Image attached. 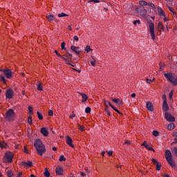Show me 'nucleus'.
<instances>
[{
	"mask_svg": "<svg viewBox=\"0 0 177 177\" xmlns=\"http://www.w3.org/2000/svg\"><path fill=\"white\" fill-rule=\"evenodd\" d=\"M35 147H36V150L39 156H44V153L46 151V149H45V145L39 139L35 140Z\"/></svg>",
	"mask_w": 177,
	"mask_h": 177,
	"instance_id": "nucleus-1",
	"label": "nucleus"
},
{
	"mask_svg": "<svg viewBox=\"0 0 177 177\" xmlns=\"http://www.w3.org/2000/svg\"><path fill=\"white\" fill-rule=\"evenodd\" d=\"M164 76L168 81H169L172 85L176 86L177 85V76L172 73H165Z\"/></svg>",
	"mask_w": 177,
	"mask_h": 177,
	"instance_id": "nucleus-2",
	"label": "nucleus"
},
{
	"mask_svg": "<svg viewBox=\"0 0 177 177\" xmlns=\"http://www.w3.org/2000/svg\"><path fill=\"white\" fill-rule=\"evenodd\" d=\"M15 118H16V113H15V111H13L12 109H8L6 113V121L12 122V121H15Z\"/></svg>",
	"mask_w": 177,
	"mask_h": 177,
	"instance_id": "nucleus-3",
	"label": "nucleus"
},
{
	"mask_svg": "<svg viewBox=\"0 0 177 177\" xmlns=\"http://www.w3.org/2000/svg\"><path fill=\"white\" fill-rule=\"evenodd\" d=\"M13 153L6 151L3 157V162H12V161H13Z\"/></svg>",
	"mask_w": 177,
	"mask_h": 177,
	"instance_id": "nucleus-4",
	"label": "nucleus"
},
{
	"mask_svg": "<svg viewBox=\"0 0 177 177\" xmlns=\"http://www.w3.org/2000/svg\"><path fill=\"white\" fill-rule=\"evenodd\" d=\"M1 73H3L5 77L8 80H10L13 75V72L9 68L0 69Z\"/></svg>",
	"mask_w": 177,
	"mask_h": 177,
	"instance_id": "nucleus-5",
	"label": "nucleus"
},
{
	"mask_svg": "<svg viewBox=\"0 0 177 177\" xmlns=\"http://www.w3.org/2000/svg\"><path fill=\"white\" fill-rule=\"evenodd\" d=\"M15 96V92L12 88H9L6 91V99H13Z\"/></svg>",
	"mask_w": 177,
	"mask_h": 177,
	"instance_id": "nucleus-6",
	"label": "nucleus"
},
{
	"mask_svg": "<svg viewBox=\"0 0 177 177\" xmlns=\"http://www.w3.org/2000/svg\"><path fill=\"white\" fill-rule=\"evenodd\" d=\"M149 32L151 34V37L153 41H154V39H156V35H154V24L153 22H150L149 24Z\"/></svg>",
	"mask_w": 177,
	"mask_h": 177,
	"instance_id": "nucleus-7",
	"label": "nucleus"
},
{
	"mask_svg": "<svg viewBox=\"0 0 177 177\" xmlns=\"http://www.w3.org/2000/svg\"><path fill=\"white\" fill-rule=\"evenodd\" d=\"M165 118L167 121H169V122H174V121H175V118L172 116V115L168 113V112H165Z\"/></svg>",
	"mask_w": 177,
	"mask_h": 177,
	"instance_id": "nucleus-8",
	"label": "nucleus"
},
{
	"mask_svg": "<svg viewBox=\"0 0 177 177\" xmlns=\"http://www.w3.org/2000/svg\"><path fill=\"white\" fill-rule=\"evenodd\" d=\"M21 167H24V168H30L32 167V162L28 161V162H21Z\"/></svg>",
	"mask_w": 177,
	"mask_h": 177,
	"instance_id": "nucleus-9",
	"label": "nucleus"
},
{
	"mask_svg": "<svg viewBox=\"0 0 177 177\" xmlns=\"http://www.w3.org/2000/svg\"><path fill=\"white\" fill-rule=\"evenodd\" d=\"M63 172H64V170L63 169V167L60 166H57L55 169V173L57 175L62 176L63 175Z\"/></svg>",
	"mask_w": 177,
	"mask_h": 177,
	"instance_id": "nucleus-10",
	"label": "nucleus"
},
{
	"mask_svg": "<svg viewBox=\"0 0 177 177\" xmlns=\"http://www.w3.org/2000/svg\"><path fill=\"white\" fill-rule=\"evenodd\" d=\"M40 132L44 136H49V131L46 127L41 128Z\"/></svg>",
	"mask_w": 177,
	"mask_h": 177,
	"instance_id": "nucleus-11",
	"label": "nucleus"
},
{
	"mask_svg": "<svg viewBox=\"0 0 177 177\" xmlns=\"http://www.w3.org/2000/svg\"><path fill=\"white\" fill-rule=\"evenodd\" d=\"M167 161L170 167H171V168H175V167H176V164H175V160H174L172 158L171 159H167Z\"/></svg>",
	"mask_w": 177,
	"mask_h": 177,
	"instance_id": "nucleus-12",
	"label": "nucleus"
},
{
	"mask_svg": "<svg viewBox=\"0 0 177 177\" xmlns=\"http://www.w3.org/2000/svg\"><path fill=\"white\" fill-rule=\"evenodd\" d=\"M165 157L167 160L172 158V153H171V151L168 149L165 151Z\"/></svg>",
	"mask_w": 177,
	"mask_h": 177,
	"instance_id": "nucleus-13",
	"label": "nucleus"
},
{
	"mask_svg": "<svg viewBox=\"0 0 177 177\" xmlns=\"http://www.w3.org/2000/svg\"><path fill=\"white\" fill-rule=\"evenodd\" d=\"M66 143L68 145V146H71V147L74 148V145H73V139L70 136L66 137Z\"/></svg>",
	"mask_w": 177,
	"mask_h": 177,
	"instance_id": "nucleus-14",
	"label": "nucleus"
},
{
	"mask_svg": "<svg viewBox=\"0 0 177 177\" xmlns=\"http://www.w3.org/2000/svg\"><path fill=\"white\" fill-rule=\"evenodd\" d=\"M71 50H73V52H75V53H76V55H80V53H81V51H80V48L72 46H71Z\"/></svg>",
	"mask_w": 177,
	"mask_h": 177,
	"instance_id": "nucleus-15",
	"label": "nucleus"
},
{
	"mask_svg": "<svg viewBox=\"0 0 177 177\" xmlns=\"http://www.w3.org/2000/svg\"><path fill=\"white\" fill-rule=\"evenodd\" d=\"M111 99L112 102H113V103H115V104H117L118 106H121V104H122V101H121L118 98H111Z\"/></svg>",
	"mask_w": 177,
	"mask_h": 177,
	"instance_id": "nucleus-16",
	"label": "nucleus"
},
{
	"mask_svg": "<svg viewBox=\"0 0 177 177\" xmlns=\"http://www.w3.org/2000/svg\"><path fill=\"white\" fill-rule=\"evenodd\" d=\"M141 146H145V147L146 149H147L148 150H151V151H156V150H154V149H153V147H149V145L147 144V142H146V141H145Z\"/></svg>",
	"mask_w": 177,
	"mask_h": 177,
	"instance_id": "nucleus-17",
	"label": "nucleus"
},
{
	"mask_svg": "<svg viewBox=\"0 0 177 177\" xmlns=\"http://www.w3.org/2000/svg\"><path fill=\"white\" fill-rule=\"evenodd\" d=\"M108 104L110 106V107H111V109H113V110H114V111H116V113H118V114H120V115H122V113L121 112H120V111L118 109H117V108L113 106V104H111V103H110V102H108Z\"/></svg>",
	"mask_w": 177,
	"mask_h": 177,
	"instance_id": "nucleus-18",
	"label": "nucleus"
},
{
	"mask_svg": "<svg viewBox=\"0 0 177 177\" xmlns=\"http://www.w3.org/2000/svg\"><path fill=\"white\" fill-rule=\"evenodd\" d=\"M158 28L159 31H161V30H162V31H164V30H165V26H164V25H162V22L159 21L158 24Z\"/></svg>",
	"mask_w": 177,
	"mask_h": 177,
	"instance_id": "nucleus-19",
	"label": "nucleus"
},
{
	"mask_svg": "<svg viewBox=\"0 0 177 177\" xmlns=\"http://www.w3.org/2000/svg\"><path fill=\"white\" fill-rule=\"evenodd\" d=\"M162 110H164V111H168V110H169L168 104L167 103V102H165H165H163Z\"/></svg>",
	"mask_w": 177,
	"mask_h": 177,
	"instance_id": "nucleus-20",
	"label": "nucleus"
},
{
	"mask_svg": "<svg viewBox=\"0 0 177 177\" xmlns=\"http://www.w3.org/2000/svg\"><path fill=\"white\" fill-rule=\"evenodd\" d=\"M147 108L149 111H153L154 110V108L153 107V104L151 102L147 103Z\"/></svg>",
	"mask_w": 177,
	"mask_h": 177,
	"instance_id": "nucleus-21",
	"label": "nucleus"
},
{
	"mask_svg": "<svg viewBox=\"0 0 177 177\" xmlns=\"http://www.w3.org/2000/svg\"><path fill=\"white\" fill-rule=\"evenodd\" d=\"M46 19L48 21H53L55 20V17L50 14L46 15Z\"/></svg>",
	"mask_w": 177,
	"mask_h": 177,
	"instance_id": "nucleus-22",
	"label": "nucleus"
},
{
	"mask_svg": "<svg viewBox=\"0 0 177 177\" xmlns=\"http://www.w3.org/2000/svg\"><path fill=\"white\" fill-rule=\"evenodd\" d=\"M36 85L37 86V91H44V88L42 86V83L41 82H38Z\"/></svg>",
	"mask_w": 177,
	"mask_h": 177,
	"instance_id": "nucleus-23",
	"label": "nucleus"
},
{
	"mask_svg": "<svg viewBox=\"0 0 177 177\" xmlns=\"http://www.w3.org/2000/svg\"><path fill=\"white\" fill-rule=\"evenodd\" d=\"M167 129L169 131H172L173 129H175V124L171 123L167 126Z\"/></svg>",
	"mask_w": 177,
	"mask_h": 177,
	"instance_id": "nucleus-24",
	"label": "nucleus"
},
{
	"mask_svg": "<svg viewBox=\"0 0 177 177\" xmlns=\"http://www.w3.org/2000/svg\"><path fill=\"white\" fill-rule=\"evenodd\" d=\"M81 95L82 97V102H86V100H88V95H86L85 93H82Z\"/></svg>",
	"mask_w": 177,
	"mask_h": 177,
	"instance_id": "nucleus-25",
	"label": "nucleus"
},
{
	"mask_svg": "<svg viewBox=\"0 0 177 177\" xmlns=\"http://www.w3.org/2000/svg\"><path fill=\"white\" fill-rule=\"evenodd\" d=\"M158 10L160 16H165V12L162 10V8H158Z\"/></svg>",
	"mask_w": 177,
	"mask_h": 177,
	"instance_id": "nucleus-26",
	"label": "nucleus"
},
{
	"mask_svg": "<svg viewBox=\"0 0 177 177\" xmlns=\"http://www.w3.org/2000/svg\"><path fill=\"white\" fill-rule=\"evenodd\" d=\"M44 176L46 177L50 176V173L49 172V171H48V168L45 169Z\"/></svg>",
	"mask_w": 177,
	"mask_h": 177,
	"instance_id": "nucleus-27",
	"label": "nucleus"
},
{
	"mask_svg": "<svg viewBox=\"0 0 177 177\" xmlns=\"http://www.w3.org/2000/svg\"><path fill=\"white\" fill-rule=\"evenodd\" d=\"M28 124L29 125H32V117L31 116L28 117Z\"/></svg>",
	"mask_w": 177,
	"mask_h": 177,
	"instance_id": "nucleus-28",
	"label": "nucleus"
},
{
	"mask_svg": "<svg viewBox=\"0 0 177 177\" xmlns=\"http://www.w3.org/2000/svg\"><path fill=\"white\" fill-rule=\"evenodd\" d=\"M28 111H29V113H30V115H32V114H34V109H32V106H28Z\"/></svg>",
	"mask_w": 177,
	"mask_h": 177,
	"instance_id": "nucleus-29",
	"label": "nucleus"
},
{
	"mask_svg": "<svg viewBox=\"0 0 177 177\" xmlns=\"http://www.w3.org/2000/svg\"><path fill=\"white\" fill-rule=\"evenodd\" d=\"M0 147L1 149H5V147H6V143H5V142L0 141Z\"/></svg>",
	"mask_w": 177,
	"mask_h": 177,
	"instance_id": "nucleus-30",
	"label": "nucleus"
},
{
	"mask_svg": "<svg viewBox=\"0 0 177 177\" xmlns=\"http://www.w3.org/2000/svg\"><path fill=\"white\" fill-rule=\"evenodd\" d=\"M140 5H141L142 6H148L149 3H147V1H140Z\"/></svg>",
	"mask_w": 177,
	"mask_h": 177,
	"instance_id": "nucleus-31",
	"label": "nucleus"
},
{
	"mask_svg": "<svg viewBox=\"0 0 177 177\" xmlns=\"http://www.w3.org/2000/svg\"><path fill=\"white\" fill-rule=\"evenodd\" d=\"M92 59H93V60H91L90 62V63H91V66H96V59H95V58L93 57H92Z\"/></svg>",
	"mask_w": 177,
	"mask_h": 177,
	"instance_id": "nucleus-32",
	"label": "nucleus"
},
{
	"mask_svg": "<svg viewBox=\"0 0 177 177\" xmlns=\"http://www.w3.org/2000/svg\"><path fill=\"white\" fill-rule=\"evenodd\" d=\"M64 56L68 59V60H71V59H73V55L71 54H65Z\"/></svg>",
	"mask_w": 177,
	"mask_h": 177,
	"instance_id": "nucleus-33",
	"label": "nucleus"
},
{
	"mask_svg": "<svg viewBox=\"0 0 177 177\" xmlns=\"http://www.w3.org/2000/svg\"><path fill=\"white\" fill-rule=\"evenodd\" d=\"M0 81H2L3 84H6V79H5V77L2 75H0Z\"/></svg>",
	"mask_w": 177,
	"mask_h": 177,
	"instance_id": "nucleus-34",
	"label": "nucleus"
},
{
	"mask_svg": "<svg viewBox=\"0 0 177 177\" xmlns=\"http://www.w3.org/2000/svg\"><path fill=\"white\" fill-rule=\"evenodd\" d=\"M37 117L39 120H44V116H42V115L40 114L39 111H37Z\"/></svg>",
	"mask_w": 177,
	"mask_h": 177,
	"instance_id": "nucleus-35",
	"label": "nucleus"
},
{
	"mask_svg": "<svg viewBox=\"0 0 177 177\" xmlns=\"http://www.w3.org/2000/svg\"><path fill=\"white\" fill-rule=\"evenodd\" d=\"M7 175H8V176H9V177L13 176V171H12V170L8 171H7Z\"/></svg>",
	"mask_w": 177,
	"mask_h": 177,
	"instance_id": "nucleus-36",
	"label": "nucleus"
},
{
	"mask_svg": "<svg viewBox=\"0 0 177 177\" xmlns=\"http://www.w3.org/2000/svg\"><path fill=\"white\" fill-rule=\"evenodd\" d=\"M61 48L62 50H66V43L65 42H62L61 44Z\"/></svg>",
	"mask_w": 177,
	"mask_h": 177,
	"instance_id": "nucleus-37",
	"label": "nucleus"
},
{
	"mask_svg": "<svg viewBox=\"0 0 177 177\" xmlns=\"http://www.w3.org/2000/svg\"><path fill=\"white\" fill-rule=\"evenodd\" d=\"M77 127H78V129H79L80 131H81L82 132H84V126H81V125H80V124H77Z\"/></svg>",
	"mask_w": 177,
	"mask_h": 177,
	"instance_id": "nucleus-38",
	"label": "nucleus"
},
{
	"mask_svg": "<svg viewBox=\"0 0 177 177\" xmlns=\"http://www.w3.org/2000/svg\"><path fill=\"white\" fill-rule=\"evenodd\" d=\"M66 16H68V15H67L64 12H62L61 14H58V17H66Z\"/></svg>",
	"mask_w": 177,
	"mask_h": 177,
	"instance_id": "nucleus-39",
	"label": "nucleus"
},
{
	"mask_svg": "<svg viewBox=\"0 0 177 177\" xmlns=\"http://www.w3.org/2000/svg\"><path fill=\"white\" fill-rule=\"evenodd\" d=\"M171 151H172L173 154H175V156H176V157H177V148L176 147L173 148Z\"/></svg>",
	"mask_w": 177,
	"mask_h": 177,
	"instance_id": "nucleus-40",
	"label": "nucleus"
},
{
	"mask_svg": "<svg viewBox=\"0 0 177 177\" xmlns=\"http://www.w3.org/2000/svg\"><path fill=\"white\" fill-rule=\"evenodd\" d=\"M59 161H60V162H62V161H66V158H64V156H59Z\"/></svg>",
	"mask_w": 177,
	"mask_h": 177,
	"instance_id": "nucleus-41",
	"label": "nucleus"
},
{
	"mask_svg": "<svg viewBox=\"0 0 177 177\" xmlns=\"http://www.w3.org/2000/svg\"><path fill=\"white\" fill-rule=\"evenodd\" d=\"M85 50L88 53V52H91V50H92V49H91V46H86Z\"/></svg>",
	"mask_w": 177,
	"mask_h": 177,
	"instance_id": "nucleus-42",
	"label": "nucleus"
},
{
	"mask_svg": "<svg viewBox=\"0 0 177 177\" xmlns=\"http://www.w3.org/2000/svg\"><path fill=\"white\" fill-rule=\"evenodd\" d=\"M161 169V164L157 163L156 164V170L160 171Z\"/></svg>",
	"mask_w": 177,
	"mask_h": 177,
	"instance_id": "nucleus-43",
	"label": "nucleus"
},
{
	"mask_svg": "<svg viewBox=\"0 0 177 177\" xmlns=\"http://www.w3.org/2000/svg\"><path fill=\"white\" fill-rule=\"evenodd\" d=\"M85 113H86L87 114H89V113H91V107L86 108Z\"/></svg>",
	"mask_w": 177,
	"mask_h": 177,
	"instance_id": "nucleus-44",
	"label": "nucleus"
},
{
	"mask_svg": "<svg viewBox=\"0 0 177 177\" xmlns=\"http://www.w3.org/2000/svg\"><path fill=\"white\" fill-rule=\"evenodd\" d=\"M146 81L147 82V84H151V82H153L154 81V78L153 79H146Z\"/></svg>",
	"mask_w": 177,
	"mask_h": 177,
	"instance_id": "nucleus-45",
	"label": "nucleus"
},
{
	"mask_svg": "<svg viewBox=\"0 0 177 177\" xmlns=\"http://www.w3.org/2000/svg\"><path fill=\"white\" fill-rule=\"evenodd\" d=\"M61 57V59H63V60H64L65 62H68V60H70L68 59V58H67V57H65L64 55H62V57Z\"/></svg>",
	"mask_w": 177,
	"mask_h": 177,
	"instance_id": "nucleus-46",
	"label": "nucleus"
},
{
	"mask_svg": "<svg viewBox=\"0 0 177 177\" xmlns=\"http://www.w3.org/2000/svg\"><path fill=\"white\" fill-rule=\"evenodd\" d=\"M134 26H136V24H140V20H136L133 22Z\"/></svg>",
	"mask_w": 177,
	"mask_h": 177,
	"instance_id": "nucleus-47",
	"label": "nucleus"
},
{
	"mask_svg": "<svg viewBox=\"0 0 177 177\" xmlns=\"http://www.w3.org/2000/svg\"><path fill=\"white\" fill-rule=\"evenodd\" d=\"M55 55H57V56H58V57H62V55H60L59 52H57V50H55Z\"/></svg>",
	"mask_w": 177,
	"mask_h": 177,
	"instance_id": "nucleus-48",
	"label": "nucleus"
},
{
	"mask_svg": "<svg viewBox=\"0 0 177 177\" xmlns=\"http://www.w3.org/2000/svg\"><path fill=\"white\" fill-rule=\"evenodd\" d=\"M153 136H158V131H153Z\"/></svg>",
	"mask_w": 177,
	"mask_h": 177,
	"instance_id": "nucleus-49",
	"label": "nucleus"
},
{
	"mask_svg": "<svg viewBox=\"0 0 177 177\" xmlns=\"http://www.w3.org/2000/svg\"><path fill=\"white\" fill-rule=\"evenodd\" d=\"M48 115H50V117H52V115H53V111L49 110L48 111Z\"/></svg>",
	"mask_w": 177,
	"mask_h": 177,
	"instance_id": "nucleus-50",
	"label": "nucleus"
},
{
	"mask_svg": "<svg viewBox=\"0 0 177 177\" xmlns=\"http://www.w3.org/2000/svg\"><path fill=\"white\" fill-rule=\"evenodd\" d=\"M169 10H170V12H171V13H173V15H175V11L174 10V9H172V8L171 7H168Z\"/></svg>",
	"mask_w": 177,
	"mask_h": 177,
	"instance_id": "nucleus-51",
	"label": "nucleus"
},
{
	"mask_svg": "<svg viewBox=\"0 0 177 177\" xmlns=\"http://www.w3.org/2000/svg\"><path fill=\"white\" fill-rule=\"evenodd\" d=\"M169 99H172V96H174V91H171L169 95Z\"/></svg>",
	"mask_w": 177,
	"mask_h": 177,
	"instance_id": "nucleus-52",
	"label": "nucleus"
},
{
	"mask_svg": "<svg viewBox=\"0 0 177 177\" xmlns=\"http://www.w3.org/2000/svg\"><path fill=\"white\" fill-rule=\"evenodd\" d=\"M172 136H174V138H177V131H173Z\"/></svg>",
	"mask_w": 177,
	"mask_h": 177,
	"instance_id": "nucleus-53",
	"label": "nucleus"
},
{
	"mask_svg": "<svg viewBox=\"0 0 177 177\" xmlns=\"http://www.w3.org/2000/svg\"><path fill=\"white\" fill-rule=\"evenodd\" d=\"M148 6H150L151 8H153V9L156 8V6H154V4L150 3H148Z\"/></svg>",
	"mask_w": 177,
	"mask_h": 177,
	"instance_id": "nucleus-54",
	"label": "nucleus"
},
{
	"mask_svg": "<svg viewBox=\"0 0 177 177\" xmlns=\"http://www.w3.org/2000/svg\"><path fill=\"white\" fill-rule=\"evenodd\" d=\"M152 162H153V164H158L159 162L157 161V160L156 159H154V158H153L152 159Z\"/></svg>",
	"mask_w": 177,
	"mask_h": 177,
	"instance_id": "nucleus-55",
	"label": "nucleus"
},
{
	"mask_svg": "<svg viewBox=\"0 0 177 177\" xmlns=\"http://www.w3.org/2000/svg\"><path fill=\"white\" fill-rule=\"evenodd\" d=\"M74 117H75V114L74 113V112H72V114L69 116V118H74Z\"/></svg>",
	"mask_w": 177,
	"mask_h": 177,
	"instance_id": "nucleus-56",
	"label": "nucleus"
},
{
	"mask_svg": "<svg viewBox=\"0 0 177 177\" xmlns=\"http://www.w3.org/2000/svg\"><path fill=\"white\" fill-rule=\"evenodd\" d=\"M109 157H111V156H113V151H109L107 152Z\"/></svg>",
	"mask_w": 177,
	"mask_h": 177,
	"instance_id": "nucleus-57",
	"label": "nucleus"
},
{
	"mask_svg": "<svg viewBox=\"0 0 177 177\" xmlns=\"http://www.w3.org/2000/svg\"><path fill=\"white\" fill-rule=\"evenodd\" d=\"M163 102H167V96L165 95H162Z\"/></svg>",
	"mask_w": 177,
	"mask_h": 177,
	"instance_id": "nucleus-58",
	"label": "nucleus"
},
{
	"mask_svg": "<svg viewBox=\"0 0 177 177\" xmlns=\"http://www.w3.org/2000/svg\"><path fill=\"white\" fill-rule=\"evenodd\" d=\"M73 39H74V41H79L78 36H74Z\"/></svg>",
	"mask_w": 177,
	"mask_h": 177,
	"instance_id": "nucleus-59",
	"label": "nucleus"
},
{
	"mask_svg": "<svg viewBox=\"0 0 177 177\" xmlns=\"http://www.w3.org/2000/svg\"><path fill=\"white\" fill-rule=\"evenodd\" d=\"M90 2H94L95 3H99V0H91Z\"/></svg>",
	"mask_w": 177,
	"mask_h": 177,
	"instance_id": "nucleus-60",
	"label": "nucleus"
},
{
	"mask_svg": "<svg viewBox=\"0 0 177 177\" xmlns=\"http://www.w3.org/2000/svg\"><path fill=\"white\" fill-rule=\"evenodd\" d=\"M105 111H109V106L108 105H106V108H105Z\"/></svg>",
	"mask_w": 177,
	"mask_h": 177,
	"instance_id": "nucleus-61",
	"label": "nucleus"
},
{
	"mask_svg": "<svg viewBox=\"0 0 177 177\" xmlns=\"http://www.w3.org/2000/svg\"><path fill=\"white\" fill-rule=\"evenodd\" d=\"M125 145H131V142L129 140H127L125 142Z\"/></svg>",
	"mask_w": 177,
	"mask_h": 177,
	"instance_id": "nucleus-62",
	"label": "nucleus"
},
{
	"mask_svg": "<svg viewBox=\"0 0 177 177\" xmlns=\"http://www.w3.org/2000/svg\"><path fill=\"white\" fill-rule=\"evenodd\" d=\"M23 175V174L21 172H19L18 174H17V176L20 177Z\"/></svg>",
	"mask_w": 177,
	"mask_h": 177,
	"instance_id": "nucleus-63",
	"label": "nucleus"
},
{
	"mask_svg": "<svg viewBox=\"0 0 177 177\" xmlns=\"http://www.w3.org/2000/svg\"><path fill=\"white\" fill-rule=\"evenodd\" d=\"M172 143H177V138H174V142H173Z\"/></svg>",
	"mask_w": 177,
	"mask_h": 177,
	"instance_id": "nucleus-64",
	"label": "nucleus"
}]
</instances>
